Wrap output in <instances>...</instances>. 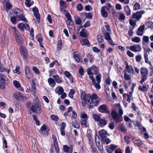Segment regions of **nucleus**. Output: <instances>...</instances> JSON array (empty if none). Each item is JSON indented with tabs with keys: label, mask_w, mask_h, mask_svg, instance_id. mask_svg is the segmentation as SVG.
<instances>
[{
	"label": "nucleus",
	"mask_w": 153,
	"mask_h": 153,
	"mask_svg": "<svg viewBox=\"0 0 153 153\" xmlns=\"http://www.w3.org/2000/svg\"><path fill=\"white\" fill-rule=\"evenodd\" d=\"M52 137L53 140V145H52V147L51 149V152H52V151L53 149V147L55 148L56 153H59V148L57 141L56 138V136L54 135H52Z\"/></svg>",
	"instance_id": "0eeeda50"
},
{
	"label": "nucleus",
	"mask_w": 153,
	"mask_h": 153,
	"mask_svg": "<svg viewBox=\"0 0 153 153\" xmlns=\"http://www.w3.org/2000/svg\"><path fill=\"white\" fill-rule=\"evenodd\" d=\"M76 8L79 11L82 10L83 9L82 7L81 4H79L77 5Z\"/></svg>",
	"instance_id": "4d7b16f0"
},
{
	"label": "nucleus",
	"mask_w": 153,
	"mask_h": 153,
	"mask_svg": "<svg viewBox=\"0 0 153 153\" xmlns=\"http://www.w3.org/2000/svg\"><path fill=\"white\" fill-rule=\"evenodd\" d=\"M55 81L57 83H60L62 82V80L59 76L57 75L53 76Z\"/></svg>",
	"instance_id": "393cba45"
},
{
	"label": "nucleus",
	"mask_w": 153,
	"mask_h": 153,
	"mask_svg": "<svg viewBox=\"0 0 153 153\" xmlns=\"http://www.w3.org/2000/svg\"><path fill=\"white\" fill-rule=\"evenodd\" d=\"M81 43L82 46L85 45L89 46L90 45L89 41L86 39H82L81 41Z\"/></svg>",
	"instance_id": "a211bd4d"
},
{
	"label": "nucleus",
	"mask_w": 153,
	"mask_h": 153,
	"mask_svg": "<svg viewBox=\"0 0 153 153\" xmlns=\"http://www.w3.org/2000/svg\"><path fill=\"white\" fill-rule=\"evenodd\" d=\"M13 84L14 86L17 88L20 87V84L19 81L16 80H14L13 81Z\"/></svg>",
	"instance_id": "58836bf2"
},
{
	"label": "nucleus",
	"mask_w": 153,
	"mask_h": 153,
	"mask_svg": "<svg viewBox=\"0 0 153 153\" xmlns=\"http://www.w3.org/2000/svg\"><path fill=\"white\" fill-rule=\"evenodd\" d=\"M104 7H102L101 10V12L102 16L106 18L108 16V14L105 11Z\"/></svg>",
	"instance_id": "412c9836"
},
{
	"label": "nucleus",
	"mask_w": 153,
	"mask_h": 153,
	"mask_svg": "<svg viewBox=\"0 0 153 153\" xmlns=\"http://www.w3.org/2000/svg\"><path fill=\"white\" fill-rule=\"evenodd\" d=\"M12 11L14 13H15V15H16V16L21 13V10L18 8L13 9L12 10Z\"/></svg>",
	"instance_id": "cd10ccee"
},
{
	"label": "nucleus",
	"mask_w": 153,
	"mask_h": 153,
	"mask_svg": "<svg viewBox=\"0 0 153 153\" xmlns=\"http://www.w3.org/2000/svg\"><path fill=\"white\" fill-rule=\"evenodd\" d=\"M73 126L75 128L79 129V126L77 122L76 121L73 122L72 124Z\"/></svg>",
	"instance_id": "c03bdc74"
},
{
	"label": "nucleus",
	"mask_w": 153,
	"mask_h": 153,
	"mask_svg": "<svg viewBox=\"0 0 153 153\" xmlns=\"http://www.w3.org/2000/svg\"><path fill=\"white\" fill-rule=\"evenodd\" d=\"M25 5L27 7H30L31 5H33V1H28L27 2L28 4H27L26 3V2H25Z\"/></svg>",
	"instance_id": "603ef678"
},
{
	"label": "nucleus",
	"mask_w": 153,
	"mask_h": 153,
	"mask_svg": "<svg viewBox=\"0 0 153 153\" xmlns=\"http://www.w3.org/2000/svg\"><path fill=\"white\" fill-rule=\"evenodd\" d=\"M63 150L64 152H68V147L67 145H64Z\"/></svg>",
	"instance_id": "052dcab7"
},
{
	"label": "nucleus",
	"mask_w": 153,
	"mask_h": 153,
	"mask_svg": "<svg viewBox=\"0 0 153 153\" xmlns=\"http://www.w3.org/2000/svg\"><path fill=\"white\" fill-rule=\"evenodd\" d=\"M6 10H9L11 8V4L9 2H7L6 4Z\"/></svg>",
	"instance_id": "a18cd8bd"
},
{
	"label": "nucleus",
	"mask_w": 153,
	"mask_h": 153,
	"mask_svg": "<svg viewBox=\"0 0 153 153\" xmlns=\"http://www.w3.org/2000/svg\"><path fill=\"white\" fill-rule=\"evenodd\" d=\"M25 24H24L22 23H20L18 24V27L21 30H23L25 28Z\"/></svg>",
	"instance_id": "de8ad7c7"
},
{
	"label": "nucleus",
	"mask_w": 153,
	"mask_h": 153,
	"mask_svg": "<svg viewBox=\"0 0 153 153\" xmlns=\"http://www.w3.org/2000/svg\"><path fill=\"white\" fill-rule=\"evenodd\" d=\"M21 53L22 57L24 59H27L28 58V56L26 48L22 46L21 47Z\"/></svg>",
	"instance_id": "9b49d317"
},
{
	"label": "nucleus",
	"mask_w": 153,
	"mask_h": 153,
	"mask_svg": "<svg viewBox=\"0 0 153 153\" xmlns=\"http://www.w3.org/2000/svg\"><path fill=\"white\" fill-rule=\"evenodd\" d=\"M91 69L95 72V74L97 75L98 72V68L95 66H92L91 68Z\"/></svg>",
	"instance_id": "f704fd0d"
},
{
	"label": "nucleus",
	"mask_w": 153,
	"mask_h": 153,
	"mask_svg": "<svg viewBox=\"0 0 153 153\" xmlns=\"http://www.w3.org/2000/svg\"><path fill=\"white\" fill-rule=\"evenodd\" d=\"M13 29L14 32V34L15 36V38H17L19 37L20 36H21V35L18 31V30L16 29V27H13Z\"/></svg>",
	"instance_id": "f3484780"
},
{
	"label": "nucleus",
	"mask_w": 153,
	"mask_h": 153,
	"mask_svg": "<svg viewBox=\"0 0 153 153\" xmlns=\"http://www.w3.org/2000/svg\"><path fill=\"white\" fill-rule=\"evenodd\" d=\"M33 14L36 19V20L39 23L40 21V16L39 12L34 13Z\"/></svg>",
	"instance_id": "c756f323"
},
{
	"label": "nucleus",
	"mask_w": 153,
	"mask_h": 153,
	"mask_svg": "<svg viewBox=\"0 0 153 153\" xmlns=\"http://www.w3.org/2000/svg\"><path fill=\"white\" fill-rule=\"evenodd\" d=\"M134 144H135L137 146L140 147L141 146L142 144V142L140 140H136L134 141Z\"/></svg>",
	"instance_id": "2f4dec72"
},
{
	"label": "nucleus",
	"mask_w": 153,
	"mask_h": 153,
	"mask_svg": "<svg viewBox=\"0 0 153 153\" xmlns=\"http://www.w3.org/2000/svg\"><path fill=\"white\" fill-rule=\"evenodd\" d=\"M17 42L20 45H22V39L21 38V36L17 38L16 39Z\"/></svg>",
	"instance_id": "37998d69"
},
{
	"label": "nucleus",
	"mask_w": 153,
	"mask_h": 153,
	"mask_svg": "<svg viewBox=\"0 0 153 153\" xmlns=\"http://www.w3.org/2000/svg\"><path fill=\"white\" fill-rule=\"evenodd\" d=\"M125 11L126 13V14L129 15L130 14V10L128 7H125Z\"/></svg>",
	"instance_id": "864d4df0"
},
{
	"label": "nucleus",
	"mask_w": 153,
	"mask_h": 153,
	"mask_svg": "<svg viewBox=\"0 0 153 153\" xmlns=\"http://www.w3.org/2000/svg\"><path fill=\"white\" fill-rule=\"evenodd\" d=\"M105 39L108 41L110 39H111V37L110 36V34L108 32H105L104 33Z\"/></svg>",
	"instance_id": "bb28decb"
},
{
	"label": "nucleus",
	"mask_w": 153,
	"mask_h": 153,
	"mask_svg": "<svg viewBox=\"0 0 153 153\" xmlns=\"http://www.w3.org/2000/svg\"><path fill=\"white\" fill-rule=\"evenodd\" d=\"M140 5L138 3H136L134 4V10H138L140 9Z\"/></svg>",
	"instance_id": "69168bd1"
},
{
	"label": "nucleus",
	"mask_w": 153,
	"mask_h": 153,
	"mask_svg": "<svg viewBox=\"0 0 153 153\" xmlns=\"http://www.w3.org/2000/svg\"><path fill=\"white\" fill-rule=\"evenodd\" d=\"M98 134L101 140H104V138L106 137L108 135L107 132L104 129L100 130L98 132Z\"/></svg>",
	"instance_id": "9d476101"
},
{
	"label": "nucleus",
	"mask_w": 153,
	"mask_h": 153,
	"mask_svg": "<svg viewBox=\"0 0 153 153\" xmlns=\"http://www.w3.org/2000/svg\"><path fill=\"white\" fill-rule=\"evenodd\" d=\"M98 110L102 113H105L106 114H110V112L108 109V106L105 105H100L98 108Z\"/></svg>",
	"instance_id": "1a4fd4ad"
},
{
	"label": "nucleus",
	"mask_w": 153,
	"mask_h": 153,
	"mask_svg": "<svg viewBox=\"0 0 153 153\" xmlns=\"http://www.w3.org/2000/svg\"><path fill=\"white\" fill-rule=\"evenodd\" d=\"M125 63L126 64V68L127 72L128 73H131V72H132V73H133V69L132 68V66L131 65H130L129 66L128 63L127 61Z\"/></svg>",
	"instance_id": "6ab92c4d"
},
{
	"label": "nucleus",
	"mask_w": 153,
	"mask_h": 153,
	"mask_svg": "<svg viewBox=\"0 0 153 153\" xmlns=\"http://www.w3.org/2000/svg\"><path fill=\"white\" fill-rule=\"evenodd\" d=\"M144 13V11H141L134 13V19H136L137 21H139L142 17V15Z\"/></svg>",
	"instance_id": "ddd939ff"
},
{
	"label": "nucleus",
	"mask_w": 153,
	"mask_h": 153,
	"mask_svg": "<svg viewBox=\"0 0 153 153\" xmlns=\"http://www.w3.org/2000/svg\"><path fill=\"white\" fill-rule=\"evenodd\" d=\"M117 146L114 144H111L110 146H106V150L108 153H112L117 148Z\"/></svg>",
	"instance_id": "f8f14e48"
},
{
	"label": "nucleus",
	"mask_w": 153,
	"mask_h": 153,
	"mask_svg": "<svg viewBox=\"0 0 153 153\" xmlns=\"http://www.w3.org/2000/svg\"><path fill=\"white\" fill-rule=\"evenodd\" d=\"M119 114H118L120 116H121L122 117V115L123 114V111L122 109L121 108V106L120 105H119Z\"/></svg>",
	"instance_id": "e2e57ef3"
},
{
	"label": "nucleus",
	"mask_w": 153,
	"mask_h": 153,
	"mask_svg": "<svg viewBox=\"0 0 153 153\" xmlns=\"http://www.w3.org/2000/svg\"><path fill=\"white\" fill-rule=\"evenodd\" d=\"M120 128L123 132H125L126 131V129L125 127L123 125H121L120 126Z\"/></svg>",
	"instance_id": "13d9d810"
},
{
	"label": "nucleus",
	"mask_w": 153,
	"mask_h": 153,
	"mask_svg": "<svg viewBox=\"0 0 153 153\" xmlns=\"http://www.w3.org/2000/svg\"><path fill=\"white\" fill-rule=\"evenodd\" d=\"M98 122L99 123L100 126L101 127H103L107 124V122L104 117L102 118H101Z\"/></svg>",
	"instance_id": "4468645a"
},
{
	"label": "nucleus",
	"mask_w": 153,
	"mask_h": 153,
	"mask_svg": "<svg viewBox=\"0 0 153 153\" xmlns=\"http://www.w3.org/2000/svg\"><path fill=\"white\" fill-rule=\"evenodd\" d=\"M102 140L106 144H108L111 143V140L108 138L106 137L104 138V140Z\"/></svg>",
	"instance_id": "8fccbe9b"
},
{
	"label": "nucleus",
	"mask_w": 153,
	"mask_h": 153,
	"mask_svg": "<svg viewBox=\"0 0 153 153\" xmlns=\"http://www.w3.org/2000/svg\"><path fill=\"white\" fill-rule=\"evenodd\" d=\"M26 77L28 78V80H30L33 78V75L32 72L29 71V73L25 74Z\"/></svg>",
	"instance_id": "b1692460"
},
{
	"label": "nucleus",
	"mask_w": 153,
	"mask_h": 153,
	"mask_svg": "<svg viewBox=\"0 0 153 153\" xmlns=\"http://www.w3.org/2000/svg\"><path fill=\"white\" fill-rule=\"evenodd\" d=\"M103 7H104V8L107 9V10H109L110 8L111 7V4L109 3H107L106 4V6H103Z\"/></svg>",
	"instance_id": "338daca9"
},
{
	"label": "nucleus",
	"mask_w": 153,
	"mask_h": 153,
	"mask_svg": "<svg viewBox=\"0 0 153 153\" xmlns=\"http://www.w3.org/2000/svg\"><path fill=\"white\" fill-rule=\"evenodd\" d=\"M48 82L50 85L52 87H53L56 84L54 79L51 78H49L48 79Z\"/></svg>",
	"instance_id": "aec40b11"
},
{
	"label": "nucleus",
	"mask_w": 153,
	"mask_h": 153,
	"mask_svg": "<svg viewBox=\"0 0 153 153\" xmlns=\"http://www.w3.org/2000/svg\"><path fill=\"white\" fill-rule=\"evenodd\" d=\"M141 47L140 45H134V52L140 51L141 50Z\"/></svg>",
	"instance_id": "72a5a7b5"
},
{
	"label": "nucleus",
	"mask_w": 153,
	"mask_h": 153,
	"mask_svg": "<svg viewBox=\"0 0 153 153\" xmlns=\"http://www.w3.org/2000/svg\"><path fill=\"white\" fill-rule=\"evenodd\" d=\"M31 111L37 114H40L41 112V110L38 101H34L32 104L30 108Z\"/></svg>",
	"instance_id": "20e7f679"
},
{
	"label": "nucleus",
	"mask_w": 153,
	"mask_h": 153,
	"mask_svg": "<svg viewBox=\"0 0 153 153\" xmlns=\"http://www.w3.org/2000/svg\"><path fill=\"white\" fill-rule=\"evenodd\" d=\"M87 120H83L82 119H81L80 121L81 125L85 127H87L86 125Z\"/></svg>",
	"instance_id": "473e14b6"
},
{
	"label": "nucleus",
	"mask_w": 153,
	"mask_h": 153,
	"mask_svg": "<svg viewBox=\"0 0 153 153\" xmlns=\"http://www.w3.org/2000/svg\"><path fill=\"white\" fill-rule=\"evenodd\" d=\"M85 9L87 11H89L92 10V7L90 5H88L85 7Z\"/></svg>",
	"instance_id": "774afa93"
},
{
	"label": "nucleus",
	"mask_w": 153,
	"mask_h": 153,
	"mask_svg": "<svg viewBox=\"0 0 153 153\" xmlns=\"http://www.w3.org/2000/svg\"><path fill=\"white\" fill-rule=\"evenodd\" d=\"M119 15V17H118L119 19L124 20L125 19V17L124 14L120 13Z\"/></svg>",
	"instance_id": "79ce46f5"
},
{
	"label": "nucleus",
	"mask_w": 153,
	"mask_h": 153,
	"mask_svg": "<svg viewBox=\"0 0 153 153\" xmlns=\"http://www.w3.org/2000/svg\"><path fill=\"white\" fill-rule=\"evenodd\" d=\"M10 71V70L6 68L1 65H0V71L1 72H3L4 71H5L8 74H9Z\"/></svg>",
	"instance_id": "5701e85b"
},
{
	"label": "nucleus",
	"mask_w": 153,
	"mask_h": 153,
	"mask_svg": "<svg viewBox=\"0 0 153 153\" xmlns=\"http://www.w3.org/2000/svg\"><path fill=\"white\" fill-rule=\"evenodd\" d=\"M111 117L115 123L121 121L123 120L122 117L120 116L115 110H113L111 113Z\"/></svg>",
	"instance_id": "423d86ee"
},
{
	"label": "nucleus",
	"mask_w": 153,
	"mask_h": 153,
	"mask_svg": "<svg viewBox=\"0 0 153 153\" xmlns=\"http://www.w3.org/2000/svg\"><path fill=\"white\" fill-rule=\"evenodd\" d=\"M96 144L98 149L102 153L103 152V148L102 144H100L99 142H98L97 143H96Z\"/></svg>",
	"instance_id": "c85d7f7f"
},
{
	"label": "nucleus",
	"mask_w": 153,
	"mask_h": 153,
	"mask_svg": "<svg viewBox=\"0 0 153 153\" xmlns=\"http://www.w3.org/2000/svg\"><path fill=\"white\" fill-rule=\"evenodd\" d=\"M138 89L142 91H147V88L145 85H144L142 87L139 86L138 88Z\"/></svg>",
	"instance_id": "ea45409f"
},
{
	"label": "nucleus",
	"mask_w": 153,
	"mask_h": 153,
	"mask_svg": "<svg viewBox=\"0 0 153 153\" xmlns=\"http://www.w3.org/2000/svg\"><path fill=\"white\" fill-rule=\"evenodd\" d=\"M20 67L19 66H17L16 67L15 69L13 72L18 75L20 74V71H19Z\"/></svg>",
	"instance_id": "e433bc0d"
},
{
	"label": "nucleus",
	"mask_w": 153,
	"mask_h": 153,
	"mask_svg": "<svg viewBox=\"0 0 153 153\" xmlns=\"http://www.w3.org/2000/svg\"><path fill=\"white\" fill-rule=\"evenodd\" d=\"M66 18L69 21H71L72 19L70 14L69 13H67L65 14Z\"/></svg>",
	"instance_id": "680f3d73"
},
{
	"label": "nucleus",
	"mask_w": 153,
	"mask_h": 153,
	"mask_svg": "<svg viewBox=\"0 0 153 153\" xmlns=\"http://www.w3.org/2000/svg\"><path fill=\"white\" fill-rule=\"evenodd\" d=\"M60 7L61 8L63 9L66 8L67 7V5L65 1L61 0L59 1Z\"/></svg>",
	"instance_id": "a878e982"
},
{
	"label": "nucleus",
	"mask_w": 153,
	"mask_h": 153,
	"mask_svg": "<svg viewBox=\"0 0 153 153\" xmlns=\"http://www.w3.org/2000/svg\"><path fill=\"white\" fill-rule=\"evenodd\" d=\"M65 76L68 78L71 83L73 82V79L72 76H71V75L70 72L68 71H65Z\"/></svg>",
	"instance_id": "dca6fc26"
},
{
	"label": "nucleus",
	"mask_w": 153,
	"mask_h": 153,
	"mask_svg": "<svg viewBox=\"0 0 153 153\" xmlns=\"http://www.w3.org/2000/svg\"><path fill=\"white\" fill-rule=\"evenodd\" d=\"M10 20L11 22L13 24L16 23V18L15 16H13L10 18Z\"/></svg>",
	"instance_id": "0e129e2a"
},
{
	"label": "nucleus",
	"mask_w": 153,
	"mask_h": 153,
	"mask_svg": "<svg viewBox=\"0 0 153 153\" xmlns=\"http://www.w3.org/2000/svg\"><path fill=\"white\" fill-rule=\"evenodd\" d=\"M90 102L88 107L90 108H92L94 106H97L99 104L100 99L98 97L96 93L92 94L91 96L90 95Z\"/></svg>",
	"instance_id": "f03ea898"
},
{
	"label": "nucleus",
	"mask_w": 153,
	"mask_h": 153,
	"mask_svg": "<svg viewBox=\"0 0 153 153\" xmlns=\"http://www.w3.org/2000/svg\"><path fill=\"white\" fill-rule=\"evenodd\" d=\"M102 37L101 35H99L97 36V40L99 42L102 43L103 41V39L102 38Z\"/></svg>",
	"instance_id": "4c0bfd02"
},
{
	"label": "nucleus",
	"mask_w": 153,
	"mask_h": 153,
	"mask_svg": "<svg viewBox=\"0 0 153 153\" xmlns=\"http://www.w3.org/2000/svg\"><path fill=\"white\" fill-rule=\"evenodd\" d=\"M93 117L96 121L98 122L101 119L100 117L98 115L95 114L93 115Z\"/></svg>",
	"instance_id": "c9c22d12"
},
{
	"label": "nucleus",
	"mask_w": 153,
	"mask_h": 153,
	"mask_svg": "<svg viewBox=\"0 0 153 153\" xmlns=\"http://www.w3.org/2000/svg\"><path fill=\"white\" fill-rule=\"evenodd\" d=\"M81 20L79 17L76 18L75 19V22L77 25L80 24L81 23Z\"/></svg>",
	"instance_id": "bf43d9fd"
},
{
	"label": "nucleus",
	"mask_w": 153,
	"mask_h": 153,
	"mask_svg": "<svg viewBox=\"0 0 153 153\" xmlns=\"http://www.w3.org/2000/svg\"><path fill=\"white\" fill-rule=\"evenodd\" d=\"M62 46V41H58L57 45V48L59 50L61 49Z\"/></svg>",
	"instance_id": "5fc2aeb1"
},
{
	"label": "nucleus",
	"mask_w": 153,
	"mask_h": 153,
	"mask_svg": "<svg viewBox=\"0 0 153 153\" xmlns=\"http://www.w3.org/2000/svg\"><path fill=\"white\" fill-rule=\"evenodd\" d=\"M16 17L19 20H22L24 21H26V19L25 17L21 13L17 15Z\"/></svg>",
	"instance_id": "4be33fe9"
},
{
	"label": "nucleus",
	"mask_w": 153,
	"mask_h": 153,
	"mask_svg": "<svg viewBox=\"0 0 153 153\" xmlns=\"http://www.w3.org/2000/svg\"><path fill=\"white\" fill-rule=\"evenodd\" d=\"M63 91L64 90L62 87L60 86L59 88L58 91L56 92L59 95L62 94L63 92Z\"/></svg>",
	"instance_id": "7c9ffc66"
},
{
	"label": "nucleus",
	"mask_w": 153,
	"mask_h": 153,
	"mask_svg": "<svg viewBox=\"0 0 153 153\" xmlns=\"http://www.w3.org/2000/svg\"><path fill=\"white\" fill-rule=\"evenodd\" d=\"M112 12L114 17H117L119 14L118 12H117L116 11L114 10H112Z\"/></svg>",
	"instance_id": "3c124183"
},
{
	"label": "nucleus",
	"mask_w": 153,
	"mask_h": 153,
	"mask_svg": "<svg viewBox=\"0 0 153 153\" xmlns=\"http://www.w3.org/2000/svg\"><path fill=\"white\" fill-rule=\"evenodd\" d=\"M141 74L142 75V79L140 83L142 84L147 79L148 74V69L145 68H141Z\"/></svg>",
	"instance_id": "39448f33"
},
{
	"label": "nucleus",
	"mask_w": 153,
	"mask_h": 153,
	"mask_svg": "<svg viewBox=\"0 0 153 153\" xmlns=\"http://www.w3.org/2000/svg\"><path fill=\"white\" fill-rule=\"evenodd\" d=\"M35 89H36V86L35 85V83L34 82H33V83L32 84V86L31 87V90L32 91L33 93H35Z\"/></svg>",
	"instance_id": "6e6d98bb"
},
{
	"label": "nucleus",
	"mask_w": 153,
	"mask_h": 153,
	"mask_svg": "<svg viewBox=\"0 0 153 153\" xmlns=\"http://www.w3.org/2000/svg\"><path fill=\"white\" fill-rule=\"evenodd\" d=\"M89 75V77L92 80L93 84L96 89L97 90L100 89V82L101 77L100 74H99L96 76L95 77V79L93 77L92 74Z\"/></svg>",
	"instance_id": "f257e3e1"
},
{
	"label": "nucleus",
	"mask_w": 153,
	"mask_h": 153,
	"mask_svg": "<svg viewBox=\"0 0 153 153\" xmlns=\"http://www.w3.org/2000/svg\"><path fill=\"white\" fill-rule=\"evenodd\" d=\"M74 57L75 60L77 62H78L79 61V55L76 54L75 53H74Z\"/></svg>",
	"instance_id": "09e8293b"
},
{
	"label": "nucleus",
	"mask_w": 153,
	"mask_h": 153,
	"mask_svg": "<svg viewBox=\"0 0 153 153\" xmlns=\"http://www.w3.org/2000/svg\"><path fill=\"white\" fill-rule=\"evenodd\" d=\"M8 79L4 74L0 73V86H2L3 88H4V85L7 83Z\"/></svg>",
	"instance_id": "6e6552de"
},
{
	"label": "nucleus",
	"mask_w": 153,
	"mask_h": 153,
	"mask_svg": "<svg viewBox=\"0 0 153 153\" xmlns=\"http://www.w3.org/2000/svg\"><path fill=\"white\" fill-rule=\"evenodd\" d=\"M80 97L82 105L85 107L87 104L89 106L90 102V95L88 94L86 95L84 92L82 91L81 93Z\"/></svg>",
	"instance_id": "7ed1b4c3"
},
{
	"label": "nucleus",
	"mask_w": 153,
	"mask_h": 153,
	"mask_svg": "<svg viewBox=\"0 0 153 153\" xmlns=\"http://www.w3.org/2000/svg\"><path fill=\"white\" fill-rule=\"evenodd\" d=\"M14 97L16 99H19L21 97V94L19 93H16L14 94Z\"/></svg>",
	"instance_id": "a19ab883"
},
{
	"label": "nucleus",
	"mask_w": 153,
	"mask_h": 153,
	"mask_svg": "<svg viewBox=\"0 0 153 153\" xmlns=\"http://www.w3.org/2000/svg\"><path fill=\"white\" fill-rule=\"evenodd\" d=\"M145 27L144 25H142L139 27L138 30L137 32L138 35L139 36H142L143 35V31Z\"/></svg>",
	"instance_id": "2eb2a0df"
},
{
	"label": "nucleus",
	"mask_w": 153,
	"mask_h": 153,
	"mask_svg": "<svg viewBox=\"0 0 153 153\" xmlns=\"http://www.w3.org/2000/svg\"><path fill=\"white\" fill-rule=\"evenodd\" d=\"M51 119L53 120L57 121L59 119L58 117L54 115H52L51 116Z\"/></svg>",
	"instance_id": "49530a36"
}]
</instances>
